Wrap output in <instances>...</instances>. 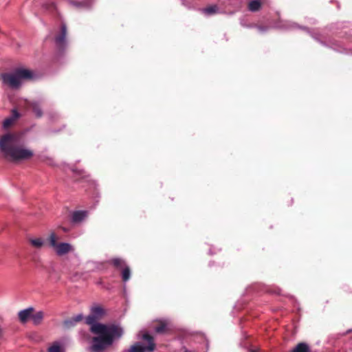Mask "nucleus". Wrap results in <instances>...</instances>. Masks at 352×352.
I'll return each mask as SVG.
<instances>
[{
  "instance_id": "nucleus-1",
  "label": "nucleus",
  "mask_w": 352,
  "mask_h": 352,
  "mask_svg": "<svg viewBox=\"0 0 352 352\" xmlns=\"http://www.w3.org/2000/svg\"><path fill=\"white\" fill-rule=\"evenodd\" d=\"M0 149L12 162L28 160L33 156L31 150L23 147L21 136L15 133H8L0 138Z\"/></svg>"
},
{
  "instance_id": "nucleus-2",
  "label": "nucleus",
  "mask_w": 352,
  "mask_h": 352,
  "mask_svg": "<svg viewBox=\"0 0 352 352\" xmlns=\"http://www.w3.org/2000/svg\"><path fill=\"white\" fill-rule=\"evenodd\" d=\"M90 331L98 335L92 339L93 352H102L113 344L114 339L120 338L122 334V329L114 324H94L90 327Z\"/></svg>"
},
{
  "instance_id": "nucleus-3",
  "label": "nucleus",
  "mask_w": 352,
  "mask_h": 352,
  "mask_svg": "<svg viewBox=\"0 0 352 352\" xmlns=\"http://www.w3.org/2000/svg\"><path fill=\"white\" fill-rule=\"evenodd\" d=\"M33 72L28 69L16 68L12 72L3 73L1 78L3 83L12 89H18L23 80H31L33 78Z\"/></svg>"
},
{
  "instance_id": "nucleus-4",
  "label": "nucleus",
  "mask_w": 352,
  "mask_h": 352,
  "mask_svg": "<svg viewBox=\"0 0 352 352\" xmlns=\"http://www.w3.org/2000/svg\"><path fill=\"white\" fill-rule=\"evenodd\" d=\"M58 237L54 233L52 232L48 238L50 246L52 247L56 254L62 256L74 250V248L68 243H58Z\"/></svg>"
},
{
  "instance_id": "nucleus-5",
  "label": "nucleus",
  "mask_w": 352,
  "mask_h": 352,
  "mask_svg": "<svg viewBox=\"0 0 352 352\" xmlns=\"http://www.w3.org/2000/svg\"><path fill=\"white\" fill-rule=\"evenodd\" d=\"M142 339L148 342L147 346H143L140 343H135L132 345L129 349V352H145L146 351L153 352L155 348L154 338L148 333L142 334Z\"/></svg>"
},
{
  "instance_id": "nucleus-6",
  "label": "nucleus",
  "mask_w": 352,
  "mask_h": 352,
  "mask_svg": "<svg viewBox=\"0 0 352 352\" xmlns=\"http://www.w3.org/2000/svg\"><path fill=\"white\" fill-rule=\"evenodd\" d=\"M67 30L65 24H62L60 26V32L55 36V43L60 50H63L67 45L66 36Z\"/></svg>"
},
{
  "instance_id": "nucleus-7",
  "label": "nucleus",
  "mask_w": 352,
  "mask_h": 352,
  "mask_svg": "<svg viewBox=\"0 0 352 352\" xmlns=\"http://www.w3.org/2000/svg\"><path fill=\"white\" fill-rule=\"evenodd\" d=\"M25 104L26 108L32 111L36 118H39L43 116L41 102L35 100H26Z\"/></svg>"
},
{
  "instance_id": "nucleus-8",
  "label": "nucleus",
  "mask_w": 352,
  "mask_h": 352,
  "mask_svg": "<svg viewBox=\"0 0 352 352\" xmlns=\"http://www.w3.org/2000/svg\"><path fill=\"white\" fill-rule=\"evenodd\" d=\"M34 311V309L33 307H29L28 309L20 311L18 314L20 322L23 324L26 323L29 319L32 318V315Z\"/></svg>"
},
{
  "instance_id": "nucleus-9",
  "label": "nucleus",
  "mask_w": 352,
  "mask_h": 352,
  "mask_svg": "<svg viewBox=\"0 0 352 352\" xmlns=\"http://www.w3.org/2000/svg\"><path fill=\"white\" fill-rule=\"evenodd\" d=\"M115 269L120 272L128 266L126 261L121 258H113L108 261Z\"/></svg>"
},
{
  "instance_id": "nucleus-10",
  "label": "nucleus",
  "mask_w": 352,
  "mask_h": 352,
  "mask_svg": "<svg viewBox=\"0 0 352 352\" xmlns=\"http://www.w3.org/2000/svg\"><path fill=\"white\" fill-rule=\"evenodd\" d=\"M82 319V314H78L74 317L65 320L63 322V326L67 329H69L71 327H74L78 322H80Z\"/></svg>"
},
{
  "instance_id": "nucleus-11",
  "label": "nucleus",
  "mask_w": 352,
  "mask_h": 352,
  "mask_svg": "<svg viewBox=\"0 0 352 352\" xmlns=\"http://www.w3.org/2000/svg\"><path fill=\"white\" fill-rule=\"evenodd\" d=\"M155 331L157 333H165L169 331L168 323L166 320H160L157 322L155 327Z\"/></svg>"
},
{
  "instance_id": "nucleus-12",
  "label": "nucleus",
  "mask_w": 352,
  "mask_h": 352,
  "mask_svg": "<svg viewBox=\"0 0 352 352\" xmlns=\"http://www.w3.org/2000/svg\"><path fill=\"white\" fill-rule=\"evenodd\" d=\"M70 3L75 8L78 9H89L91 7V1L89 0H85L82 1H78L76 0H72Z\"/></svg>"
},
{
  "instance_id": "nucleus-13",
  "label": "nucleus",
  "mask_w": 352,
  "mask_h": 352,
  "mask_svg": "<svg viewBox=\"0 0 352 352\" xmlns=\"http://www.w3.org/2000/svg\"><path fill=\"white\" fill-rule=\"evenodd\" d=\"M291 352H311L309 346L305 342H299Z\"/></svg>"
},
{
  "instance_id": "nucleus-14",
  "label": "nucleus",
  "mask_w": 352,
  "mask_h": 352,
  "mask_svg": "<svg viewBox=\"0 0 352 352\" xmlns=\"http://www.w3.org/2000/svg\"><path fill=\"white\" fill-rule=\"evenodd\" d=\"M43 318H44V313H43V311H40L36 313L33 312L31 319L34 324L38 325L41 323Z\"/></svg>"
},
{
  "instance_id": "nucleus-15",
  "label": "nucleus",
  "mask_w": 352,
  "mask_h": 352,
  "mask_svg": "<svg viewBox=\"0 0 352 352\" xmlns=\"http://www.w3.org/2000/svg\"><path fill=\"white\" fill-rule=\"evenodd\" d=\"M261 8V3L258 0L251 1L248 3V9L251 12L258 11Z\"/></svg>"
},
{
  "instance_id": "nucleus-16",
  "label": "nucleus",
  "mask_w": 352,
  "mask_h": 352,
  "mask_svg": "<svg viewBox=\"0 0 352 352\" xmlns=\"http://www.w3.org/2000/svg\"><path fill=\"white\" fill-rule=\"evenodd\" d=\"M121 277L123 282L128 281L131 278V268L128 265L124 269H123L121 272Z\"/></svg>"
},
{
  "instance_id": "nucleus-17",
  "label": "nucleus",
  "mask_w": 352,
  "mask_h": 352,
  "mask_svg": "<svg viewBox=\"0 0 352 352\" xmlns=\"http://www.w3.org/2000/svg\"><path fill=\"white\" fill-rule=\"evenodd\" d=\"M86 216V212L84 211H76L73 213L72 220L74 222L81 221Z\"/></svg>"
},
{
  "instance_id": "nucleus-18",
  "label": "nucleus",
  "mask_w": 352,
  "mask_h": 352,
  "mask_svg": "<svg viewBox=\"0 0 352 352\" xmlns=\"http://www.w3.org/2000/svg\"><path fill=\"white\" fill-rule=\"evenodd\" d=\"M30 243L36 248H41L44 244L43 239L41 238L31 239H30Z\"/></svg>"
},
{
  "instance_id": "nucleus-19",
  "label": "nucleus",
  "mask_w": 352,
  "mask_h": 352,
  "mask_svg": "<svg viewBox=\"0 0 352 352\" xmlns=\"http://www.w3.org/2000/svg\"><path fill=\"white\" fill-rule=\"evenodd\" d=\"M218 7L216 5H212L206 7L204 9V12L206 14L211 15L217 12Z\"/></svg>"
},
{
  "instance_id": "nucleus-20",
  "label": "nucleus",
  "mask_w": 352,
  "mask_h": 352,
  "mask_svg": "<svg viewBox=\"0 0 352 352\" xmlns=\"http://www.w3.org/2000/svg\"><path fill=\"white\" fill-rule=\"evenodd\" d=\"M91 314L95 315L97 318H99L104 314V311L100 307H94L91 309Z\"/></svg>"
},
{
  "instance_id": "nucleus-21",
  "label": "nucleus",
  "mask_w": 352,
  "mask_h": 352,
  "mask_svg": "<svg viewBox=\"0 0 352 352\" xmlns=\"http://www.w3.org/2000/svg\"><path fill=\"white\" fill-rule=\"evenodd\" d=\"M98 319V318H97V317L95 315H93L91 314V315L88 316L86 318V323L87 324L91 325V326H93L94 324H98L97 322H96Z\"/></svg>"
},
{
  "instance_id": "nucleus-22",
  "label": "nucleus",
  "mask_w": 352,
  "mask_h": 352,
  "mask_svg": "<svg viewBox=\"0 0 352 352\" xmlns=\"http://www.w3.org/2000/svg\"><path fill=\"white\" fill-rule=\"evenodd\" d=\"M14 118H8L3 122V126L4 129L9 128L14 123Z\"/></svg>"
},
{
  "instance_id": "nucleus-23",
  "label": "nucleus",
  "mask_w": 352,
  "mask_h": 352,
  "mask_svg": "<svg viewBox=\"0 0 352 352\" xmlns=\"http://www.w3.org/2000/svg\"><path fill=\"white\" fill-rule=\"evenodd\" d=\"M48 352H61V348L59 344H54L48 348Z\"/></svg>"
},
{
  "instance_id": "nucleus-24",
  "label": "nucleus",
  "mask_w": 352,
  "mask_h": 352,
  "mask_svg": "<svg viewBox=\"0 0 352 352\" xmlns=\"http://www.w3.org/2000/svg\"><path fill=\"white\" fill-rule=\"evenodd\" d=\"M46 10L52 12L56 9L55 4L53 2L47 3L45 5Z\"/></svg>"
},
{
  "instance_id": "nucleus-25",
  "label": "nucleus",
  "mask_w": 352,
  "mask_h": 352,
  "mask_svg": "<svg viewBox=\"0 0 352 352\" xmlns=\"http://www.w3.org/2000/svg\"><path fill=\"white\" fill-rule=\"evenodd\" d=\"M19 117V112L16 110L13 109L12 111V116L10 118H14V121H15Z\"/></svg>"
},
{
  "instance_id": "nucleus-26",
  "label": "nucleus",
  "mask_w": 352,
  "mask_h": 352,
  "mask_svg": "<svg viewBox=\"0 0 352 352\" xmlns=\"http://www.w3.org/2000/svg\"><path fill=\"white\" fill-rule=\"evenodd\" d=\"M3 336V330L0 328V338Z\"/></svg>"
}]
</instances>
